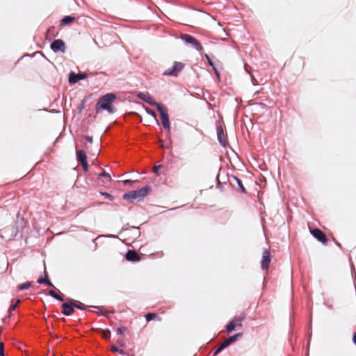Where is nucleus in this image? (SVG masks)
Wrapping results in <instances>:
<instances>
[{"label":"nucleus","instance_id":"nucleus-20","mask_svg":"<svg viewBox=\"0 0 356 356\" xmlns=\"http://www.w3.org/2000/svg\"><path fill=\"white\" fill-rule=\"evenodd\" d=\"M222 137H223V130L222 129L218 130V140L220 143V144H222V145L225 146L226 142L223 139Z\"/></svg>","mask_w":356,"mask_h":356},{"label":"nucleus","instance_id":"nucleus-39","mask_svg":"<svg viewBox=\"0 0 356 356\" xmlns=\"http://www.w3.org/2000/svg\"><path fill=\"white\" fill-rule=\"evenodd\" d=\"M131 182H132V181H131L130 179H127V180H124V184H129V183H131Z\"/></svg>","mask_w":356,"mask_h":356},{"label":"nucleus","instance_id":"nucleus-1","mask_svg":"<svg viewBox=\"0 0 356 356\" xmlns=\"http://www.w3.org/2000/svg\"><path fill=\"white\" fill-rule=\"evenodd\" d=\"M116 99V96L113 93H108L102 96L95 105V111L97 113H101L102 111H106L108 113L114 112L113 102Z\"/></svg>","mask_w":356,"mask_h":356},{"label":"nucleus","instance_id":"nucleus-32","mask_svg":"<svg viewBox=\"0 0 356 356\" xmlns=\"http://www.w3.org/2000/svg\"><path fill=\"white\" fill-rule=\"evenodd\" d=\"M0 356H5L3 342H0Z\"/></svg>","mask_w":356,"mask_h":356},{"label":"nucleus","instance_id":"nucleus-21","mask_svg":"<svg viewBox=\"0 0 356 356\" xmlns=\"http://www.w3.org/2000/svg\"><path fill=\"white\" fill-rule=\"evenodd\" d=\"M205 57H206L207 60H208V63H209V65L213 67V70L215 71L216 76H220L219 72L217 70V69L214 67V65H213V62L211 61L210 57L207 54L205 55Z\"/></svg>","mask_w":356,"mask_h":356},{"label":"nucleus","instance_id":"nucleus-36","mask_svg":"<svg viewBox=\"0 0 356 356\" xmlns=\"http://www.w3.org/2000/svg\"><path fill=\"white\" fill-rule=\"evenodd\" d=\"M86 140H87V141H88L89 143H92V137H91V136H87L86 137Z\"/></svg>","mask_w":356,"mask_h":356},{"label":"nucleus","instance_id":"nucleus-18","mask_svg":"<svg viewBox=\"0 0 356 356\" xmlns=\"http://www.w3.org/2000/svg\"><path fill=\"white\" fill-rule=\"evenodd\" d=\"M48 294L56 298V300H59V301H63V298L61 296H60L59 294H58L56 292H55L54 290H49V292H48Z\"/></svg>","mask_w":356,"mask_h":356},{"label":"nucleus","instance_id":"nucleus-33","mask_svg":"<svg viewBox=\"0 0 356 356\" xmlns=\"http://www.w3.org/2000/svg\"><path fill=\"white\" fill-rule=\"evenodd\" d=\"M81 163V165H82V167H83V170H84L85 172H87V171H88V163H87V161L83 162V163Z\"/></svg>","mask_w":356,"mask_h":356},{"label":"nucleus","instance_id":"nucleus-7","mask_svg":"<svg viewBox=\"0 0 356 356\" xmlns=\"http://www.w3.org/2000/svg\"><path fill=\"white\" fill-rule=\"evenodd\" d=\"M184 67V64L183 63L175 62L173 67L165 70L163 72V75L177 76Z\"/></svg>","mask_w":356,"mask_h":356},{"label":"nucleus","instance_id":"nucleus-29","mask_svg":"<svg viewBox=\"0 0 356 356\" xmlns=\"http://www.w3.org/2000/svg\"><path fill=\"white\" fill-rule=\"evenodd\" d=\"M19 302H20V300H17L15 303L10 307L9 312H12V311H14L16 309V307L18 306Z\"/></svg>","mask_w":356,"mask_h":356},{"label":"nucleus","instance_id":"nucleus-11","mask_svg":"<svg viewBox=\"0 0 356 356\" xmlns=\"http://www.w3.org/2000/svg\"><path fill=\"white\" fill-rule=\"evenodd\" d=\"M138 97L141 100L148 103L151 106H156L157 107L158 104H161V103H157L156 102H155L154 99L148 93L140 92L138 95Z\"/></svg>","mask_w":356,"mask_h":356},{"label":"nucleus","instance_id":"nucleus-17","mask_svg":"<svg viewBox=\"0 0 356 356\" xmlns=\"http://www.w3.org/2000/svg\"><path fill=\"white\" fill-rule=\"evenodd\" d=\"M75 20V17L72 16H66L64 18H63L60 21V24L63 26L68 25Z\"/></svg>","mask_w":356,"mask_h":356},{"label":"nucleus","instance_id":"nucleus-14","mask_svg":"<svg viewBox=\"0 0 356 356\" xmlns=\"http://www.w3.org/2000/svg\"><path fill=\"white\" fill-rule=\"evenodd\" d=\"M125 257L129 261H138L140 260V257L135 250H129Z\"/></svg>","mask_w":356,"mask_h":356},{"label":"nucleus","instance_id":"nucleus-4","mask_svg":"<svg viewBox=\"0 0 356 356\" xmlns=\"http://www.w3.org/2000/svg\"><path fill=\"white\" fill-rule=\"evenodd\" d=\"M157 109L160 113L161 121H162V125H163V128L168 129V131H170V120H169V116H168L167 108L163 104H158Z\"/></svg>","mask_w":356,"mask_h":356},{"label":"nucleus","instance_id":"nucleus-10","mask_svg":"<svg viewBox=\"0 0 356 356\" xmlns=\"http://www.w3.org/2000/svg\"><path fill=\"white\" fill-rule=\"evenodd\" d=\"M270 254L268 250H265L263 252L262 259H261V268L263 270H267L269 268V264L270 263Z\"/></svg>","mask_w":356,"mask_h":356},{"label":"nucleus","instance_id":"nucleus-30","mask_svg":"<svg viewBox=\"0 0 356 356\" xmlns=\"http://www.w3.org/2000/svg\"><path fill=\"white\" fill-rule=\"evenodd\" d=\"M99 177H106L108 179V181H111V177L110 176V175L106 172H102L101 174L99 175Z\"/></svg>","mask_w":356,"mask_h":356},{"label":"nucleus","instance_id":"nucleus-12","mask_svg":"<svg viewBox=\"0 0 356 356\" xmlns=\"http://www.w3.org/2000/svg\"><path fill=\"white\" fill-rule=\"evenodd\" d=\"M63 311L62 313L65 316H70L74 312L73 306V300L70 302H65L62 305Z\"/></svg>","mask_w":356,"mask_h":356},{"label":"nucleus","instance_id":"nucleus-25","mask_svg":"<svg viewBox=\"0 0 356 356\" xmlns=\"http://www.w3.org/2000/svg\"><path fill=\"white\" fill-rule=\"evenodd\" d=\"M102 336L105 339H108L111 337V332L108 330H102Z\"/></svg>","mask_w":356,"mask_h":356},{"label":"nucleus","instance_id":"nucleus-5","mask_svg":"<svg viewBox=\"0 0 356 356\" xmlns=\"http://www.w3.org/2000/svg\"><path fill=\"white\" fill-rule=\"evenodd\" d=\"M243 335L242 333H237L228 339H227L215 351L213 356H216L219 354L223 349L228 347L230 344L235 342L238 339V338L241 337Z\"/></svg>","mask_w":356,"mask_h":356},{"label":"nucleus","instance_id":"nucleus-3","mask_svg":"<svg viewBox=\"0 0 356 356\" xmlns=\"http://www.w3.org/2000/svg\"><path fill=\"white\" fill-rule=\"evenodd\" d=\"M246 318L245 314L235 316L226 326V332L231 333L232 331L238 330L242 327V322Z\"/></svg>","mask_w":356,"mask_h":356},{"label":"nucleus","instance_id":"nucleus-31","mask_svg":"<svg viewBox=\"0 0 356 356\" xmlns=\"http://www.w3.org/2000/svg\"><path fill=\"white\" fill-rule=\"evenodd\" d=\"M111 351L115 353V352H119L120 354H124V350H119L115 346L113 345L111 347Z\"/></svg>","mask_w":356,"mask_h":356},{"label":"nucleus","instance_id":"nucleus-2","mask_svg":"<svg viewBox=\"0 0 356 356\" xmlns=\"http://www.w3.org/2000/svg\"><path fill=\"white\" fill-rule=\"evenodd\" d=\"M149 191L148 186L143 187L138 190L132 191L123 195V199L127 200H141L147 195Z\"/></svg>","mask_w":356,"mask_h":356},{"label":"nucleus","instance_id":"nucleus-27","mask_svg":"<svg viewBox=\"0 0 356 356\" xmlns=\"http://www.w3.org/2000/svg\"><path fill=\"white\" fill-rule=\"evenodd\" d=\"M126 331L127 327L124 326L120 327L116 330L117 333L120 335L124 334Z\"/></svg>","mask_w":356,"mask_h":356},{"label":"nucleus","instance_id":"nucleus-24","mask_svg":"<svg viewBox=\"0 0 356 356\" xmlns=\"http://www.w3.org/2000/svg\"><path fill=\"white\" fill-rule=\"evenodd\" d=\"M234 179L236 180V181L238 186H239V188H241V191L243 193H245V188L243 186L241 180L239 179L238 178H237L236 177H234Z\"/></svg>","mask_w":356,"mask_h":356},{"label":"nucleus","instance_id":"nucleus-26","mask_svg":"<svg viewBox=\"0 0 356 356\" xmlns=\"http://www.w3.org/2000/svg\"><path fill=\"white\" fill-rule=\"evenodd\" d=\"M145 111L146 112L150 115L151 116H152L154 120L158 122V120L156 119V113L153 111V110H151L150 108H147V107H145Z\"/></svg>","mask_w":356,"mask_h":356},{"label":"nucleus","instance_id":"nucleus-9","mask_svg":"<svg viewBox=\"0 0 356 356\" xmlns=\"http://www.w3.org/2000/svg\"><path fill=\"white\" fill-rule=\"evenodd\" d=\"M311 234L318 241L321 242L323 244L326 245L327 243V238L326 235L319 229H313L310 230Z\"/></svg>","mask_w":356,"mask_h":356},{"label":"nucleus","instance_id":"nucleus-6","mask_svg":"<svg viewBox=\"0 0 356 356\" xmlns=\"http://www.w3.org/2000/svg\"><path fill=\"white\" fill-rule=\"evenodd\" d=\"M181 39L184 40L186 43L193 46L198 51H202L203 50L202 44L194 37L191 36V35L182 34L181 35Z\"/></svg>","mask_w":356,"mask_h":356},{"label":"nucleus","instance_id":"nucleus-28","mask_svg":"<svg viewBox=\"0 0 356 356\" xmlns=\"http://www.w3.org/2000/svg\"><path fill=\"white\" fill-rule=\"evenodd\" d=\"M44 273L46 275V277L44 278V284H47L49 286L54 287V284L51 282V281L47 278V273L46 270H44Z\"/></svg>","mask_w":356,"mask_h":356},{"label":"nucleus","instance_id":"nucleus-35","mask_svg":"<svg viewBox=\"0 0 356 356\" xmlns=\"http://www.w3.org/2000/svg\"><path fill=\"white\" fill-rule=\"evenodd\" d=\"M102 195L105 196L108 199H112V195L108 193H102Z\"/></svg>","mask_w":356,"mask_h":356},{"label":"nucleus","instance_id":"nucleus-8","mask_svg":"<svg viewBox=\"0 0 356 356\" xmlns=\"http://www.w3.org/2000/svg\"><path fill=\"white\" fill-rule=\"evenodd\" d=\"M51 49L54 52L61 51L64 53L65 51L66 46L65 43L63 40L60 39L55 40L51 44Z\"/></svg>","mask_w":356,"mask_h":356},{"label":"nucleus","instance_id":"nucleus-22","mask_svg":"<svg viewBox=\"0 0 356 356\" xmlns=\"http://www.w3.org/2000/svg\"><path fill=\"white\" fill-rule=\"evenodd\" d=\"M73 306H74V308H77L79 309H86V306L84 304H83L80 302H75L74 300H73Z\"/></svg>","mask_w":356,"mask_h":356},{"label":"nucleus","instance_id":"nucleus-19","mask_svg":"<svg viewBox=\"0 0 356 356\" xmlns=\"http://www.w3.org/2000/svg\"><path fill=\"white\" fill-rule=\"evenodd\" d=\"M31 286V282H26L25 283H23V284H20L18 285L17 286V289L19 290V291H22V290H26V289H28L29 288H30Z\"/></svg>","mask_w":356,"mask_h":356},{"label":"nucleus","instance_id":"nucleus-40","mask_svg":"<svg viewBox=\"0 0 356 356\" xmlns=\"http://www.w3.org/2000/svg\"><path fill=\"white\" fill-rule=\"evenodd\" d=\"M131 356H135L134 355H131Z\"/></svg>","mask_w":356,"mask_h":356},{"label":"nucleus","instance_id":"nucleus-38","mask_svg":"<svg viewBox=\"0 0 356 356\" xmlns=\"http://www.w3.org/2000/svg\"><path fill=\"white\" fill-rule=\"evenodd\" d=\"M353 341L356 345V332L353 335Z\"/></svg>","mask_w":356,"mask_h":356},{"label":"nucleus","instance_id":"nucleus-15","mask_svg":"<svg viewBox=\"0 0 356 356\" xmlns=\"http://www.w3.org/2000/svg\"><path fill=\"white\" fill-rule=\"evenodd\" d=\"M86 78V75L85 74H74L71 73L69 76V82L71 83H76L79 80H82Z\"/></svg>","mask_w":356,"mask_h":356},{"label":"nucleus","instance_id":"nucleus-37","mask_svg":"<svg viewBox=\"0 0 356 356\" xmlns=\"http://www.w3.org/2000/svg\"><path fill=\"white\" fill-rule=\"evenodd\" d=\"M38 283H39V284H44V278H39L38 280Z\"/></svg>","mask_w":356,"mask_h":356},{"label":"nucleus","instance_id":"nucleus-34","mask_svg":"<svg viewBox=\"0 0 356 356\" xmlns=\"http://www.w3.org/2000/svg\"><path fill=\"white\" fill-rule=\"evenodd\" d=\"M161 168V165H156L153 168V172L158 175L159 170Z\"/></svg>","mask_w":356,"mask_h":356},{"label":"nucleus","instance_id":"nucleus-16","mask_svg":"<svg viewBox=\"0 0 356 356\" xmlns=\"http://www.w3.org/2000/svg\"><path fill=\"white\" fill-rule=\"evenodd\" d=\"M77 161L80 163L87 161V156L83 150L76 151Z\"/></svg>","mask_w":356,"mask_h":356},{"label":"nucleus","instance_id":"nucleus-13","mask_svg":"<svg viewBox=\"0 0 356 356\" xmlns=\"http://www.w3.org/2000/svg\"><path fill=\"white\" fill-rule=\"evenodd\" d=\"M293 64L297 71L302 72L305 66V59L303 57L298 56L293 58Z\"/></svg>","mask_w":356,"mask_h":356},{"label":"nucleus","instance_id":"nucleus-23","mask_svg":"<svg viewBox=\"0 0 356 356\" xmlns=\"http://www.w3.org/2000/svg\"><path fill=\"white\" fill-rule=\"evenodd\" d=\"M158 315L156 313H148L145 315V319L147 321H150L154 318H156Z\"/></svg>","mask_w":356,"mask_h":356}]
</instances>
